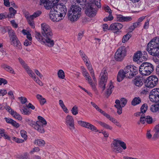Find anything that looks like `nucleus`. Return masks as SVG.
Returning <instances> with one entry per match:
<instances>
[{
  "label": "nucleus",
  "mask_w": 159,
  "mask_h": 159,
  "mask_svg": "<svg viewBox=\"0 0 159 159\" xmlns=\"http://www.w3.org/2000/svg\"><path fill=\"white\" fill-rule=\"evenodd\" d=\"M42 33L35 32V37L38 41L41 43L48 46L49 47L53 46L54 44L53 41L50 37L52 34L51 29L50 26L45 23H43L41 25Z\"/></svg>",
  "instance_id": "f257e3e1"
},
{
  "label": "nucleus",
  "mask_w": 159,
  "mask_h": 159,
  "mask_svg": "<svg viewBox=\"0 0 159 159\" xmlns=\"http://www.w3.org/2000/svg\"><path fill=\"white\" fill-rule=\"evenodd\" d=\"M101 7L100 0H91L88 2L85 9V13L90 17H94L96 15L98 9Z\"/></svg>",
  "instance_id": "f03ea898"
},
{
  "label": "nucleus",
  "mask_w": 159,
  "mask_h": 159,
  "mask_svg": "<svg viewBox=\"0 0 159 159\" xmlns=\"http://www.w3.org/2000/svg\"><path fill=\"white\" fill-rule=\"evenodd\" d=\"M81 11V8L80 6L73 5L68 12L69 19L72 22L77 21L80 16Z\"/></svg>",
  "instance_id": "7ed1b4c3"
},
{
  "label": "nucleus",
  "mask_w": 159,
  "mask_h": 159,
  "mask_svg": "<svg viewBox=\"0 0 159 159\" xmlns=\"http://www.w3.org/2000/svg\"><path fill=\"white\" fill-rule=\"evenodd\" d=\"M18 60L19 62L20 63L29 75L31 77L37 84L40 86H42L43 85L42 82L40 80L38 77L36 76L35 74L34 73L33 71L25 62L20 58H18Z\"/></svg>",
  "instance_id": "20e7f679"
},
{
  "label": "nucleus",
  "mask_w": 159,
  "mask_h": 159,
  "mask_svg": "<svg viewBox=\"0 0 159 159\" xmlns=\"http://www.w3.org/2000/svg\"><path fill=\"white\" fill-rule=\"evenodd\" d=\"M154 70V67L152 64L147 62L142 63L139 67V72L143 76L150 75Z\"/></svg>",
  "instance_id": "39448f33"
},
{
  "label": "nucleus",
  "mask_w": 159,
  "mask_h": 159,
  "mask_svg": "<svg viewBox=\"0 0 159 159\" xmlns=\"http://www.w3.org/2000/svg\"><path fill=\"white\" fill-rule=\"evenodd\" d=\"M111 147L113 151L116 153L122 152V150L121 147L123 150H125L127 148L126 143L118 139H114Z\"/></svg>",
  "instance_id": "423d86ee"
},
{
  "label": "nucleus",
  "mask_w": 159,
  "mask_h": 159,
  "mask_svg": "<svg viewBox=\"0 0 159 159\" xmlns=\"http://www.w3.org/2000/svg\"><path fill=\"white\" fill-rule=\"evenodd\" d=\"M158 79L155 75H151L147 78L145 82V86L148 88H152L155 86L158 83Z\"/></svg>",
  "instance_id": "0eeeda50"
},
{
  "label": "nucleus",
  "mask_w": 159,
  "mask_h": 159,
  "mask_svg": "<svg viewBox=\"0 0 159 159\" xmlns=\"http://www.w3.org/2000/svg\"><path fill=\"white\" fill-rule=\"evenodd\" d=\"M126 51L124 46L120 47L116 52L115 55V58L118 61H121L126 55Z\"/></svg>",
  "instance_id": "6e6552de"
},
{
  "label": "nucleus",
  "mask_w": 159,
  "mask_h": 159,
  "mask_svg": "<svg viewBox=\"0 0 159 159\" xmlns=\"http://www.w3.org/2000/svg\"><path fill=\"white\" fill-rule=\"evenodd\" d=\"M127 102L126 99L124 98H122L119 100L118 99L116 100L115 103L116 104L114 107L117 109V112L119 115L121 114L122 113V107H124Z\"/></svg>",
  "instance_id": "1a4fd4ad"
},
{
  "label": "nucleus",
  "mask_w": 159,
  "mask_h": 159,
  "mask_svg": "<svg viewBox=\"0 0 159 159\" xmlns=\"http://www.w3.org/2000/svg\"><path fill=\"white\" fill-rule=\"evenodd\" d=\"M50 13V18L54 22H58L62 20L64 17L57 12L53 8H51Z\"/></svg>",
  "instance_id": "9d476101"
},
{
  "label": "nucleus",
  "mask_w": 159,
  "mask_h": 159,
  "mask_svg": "<svg viewBox=\"0 0 159 159\" xmlns=\"http://www.w3.org/2000/svg\"><path fill=\"white\" fill-rule=\"evenodd\" d=\"M149 97L150 101L152 102H159V88L152 89L150 93Z\"/></svg>",
  "instance_id": "9b49d317"
},
{
  "label": "nucleus",
  "mask_w": 159,
  "mask_h": 159,
  "mask_svg": "<svg viewBox=\"0 0 159 159\" xmlns=\"http://www.w3.org/2000/svg\"><path fill=\"white\" fill-rule=\"evenodd\" d=\"M11 44L17 48L21 49L22 48L21 43L17 38L13 30H11Z\"/></svg>",
  "instance_id": "f8f14e48"
},
{
  "label": "nucleus",
  "mask_w": 159,
  "mask_h": 159,
  "mask_svg": "<svg viewBox=\"0 0 159 159\" xmlns=\"http://www.w3.org/2000/svg\"><path fill=\"white\" fill-rule=\"evenodd\" d=\"M60 0H40V5H43L45 8L49 10L55 6L54 4Z\"/></svg>",
  "instance_id": "ddd939ff"
},
{
  "label": "nucleus",
  "mask_w": 159,
  "mask_h": 159,
  "mask_svg": "<svg viewBox=\"0 0 159 159\" xmlns=\"http://www.w3.org/2000/svg\"><path fill=\"white\" fill-rule=\"evenodd\" d=\"M143 52L144 54L143 55L141 51H137L134 56V61L136 62L139 61L141 62L146 61L148 57L147 53L145 52Z\"/></svg>",
  "instance_id": "4468645a"
},
{
  "label": "nucleus",
  "mask_w": 159,
  "mask_h": 159,
  "mask_svg": "<svg viewBox=\"0 0 159 159\" xmlns=\"http://www.w3.org/2000/svg\"><path fill=\"white\" fill-rule=\"evenodd\" d=\"M52 8H53L54 10H55L64 17L65 16L67 10L66 6L63 4H58Z\"/></svg>",
  "instance_id": "2eb2a0df"
},
{
  "label": "nucleus",
  "mask_w": 159,
  "mask_h": 159,
  "mask_svg": "<svg viewBox=\"0 0 159 159\" xmlns=\"http://www.w3.org/2000/svg\"><path fill=\"white\" fill-rule=\"evenodd\" d=\"M81 68L82 75L85 77L86 80L88 81L89 83L92 87L93 89L95 90V85L93 83L91 78L86 69L84 66H81Z\"/></svg>",
  "instance_id": "dca6fc26"
},
{
  "label": "nucleus",
  "mask_w": 159,
  "mask_h": 159,
  "mask_svg": "<svg viewBox=\"0 0 159 159\" xmlns=\"http://www.w3.org/2000/svg\"><path fill=\"white\" fill-rule=\"evenodd\" d=\"M38 119V120L37 121V122L39 126V133H43L45 132L43 127L46 125L47 121L44 118L40 116H39Z\"/></svg>",
  "instance_id": "f3484780"
},
{
  "label": "nucleus",
  "mask_w": 159,
  "mask_h": 159,
  "mask_svg": "<svg viewBox=\"0 0 159 159\" xmlns=\"http://www.w3.org/2000/svg\"><path fill=\"white\" fill-rule=\"evenodd\" d=\"M147 50L150 55L159 57V46H148Z\"/></svg>",
  "instance_id": "a211bd4d"
},
{
  "label": "nucleus",
  "mask_w": 159,
  "mask_h": 159,
  "mask_svg": "<svg viewBox=\"0 0 159 159\" xmlns=\"http://www.w3.org/2000/svg\"><path fill=\"white\" fill-rule=\"evenodd\" d=\"M101 77L100 84L103 85L102 88L104 90L105 88V83L107 82V73L106 68H104L102 70L100 75Z\"/></svg>",
  "instance_id": "6ab92c4d"
},
{
  "label": "nucleus",
  "mask_w": 159,
  "mask_h": 159,
  "mask_svg": "<svg viewBox=\"0 0 159 159\" xmlns=\"http://www.w3.org/2000/svg\"><path fill=\"white\" fill-rule=\"evenodd\" d=\"M78 123L82 126L89 129L92 131L95 132L98 131V130L96 127L89 123L81 120H79L78 121Z\"/></svg>",
  "instance_id": "aec40b11"
},
{
  "label": "nucleus",
  "mask_w": 159,
  "mask_h": 159,
  "mask_svg": "<svg viewBox=\"0 0 159 159\" xmlns=\"http://www.w3.org/2000/svg\"><path fill=\"white\" fill-rule=\"evenodd\" d=\"M123 27V25L118 22L112 23L110 26V30L114 31L115 33L121 32L120 30Z\"/></svg>",
  "instance_id": "412c9836"
},
{
  "label": "nucleus",
  "mask_w": 159,
  "mask_h": 159,
  "mask_svg": "<svg viewBox=\"0 0 159 159\" xmlns=\"http://www.w3.org/2000/svg\"><path fill=\"white\" fill-rule=\"evenodd\" d=\"M65 123L70 130H73L74 129V120L72 116L70 115L67 116L65 119Z\"/></svg>",
  "instance_id": "4be33fe9"
},
{
  "label": "nucleus",
  "mask_w": 159,
  "mask_h": 159,
  "mask_svg": "<svg viewBox=\"0 0 159 159\" xmlns=\"http://www.w3.org/2000/svg\"><path fill=\"white\" fill-rule=\"evenodd\" d=\"M84 62L85 63L86 65L87 66L88 69L89 70L93 80L95 82L96 81V79L95 76L94 71L93 69L89 60L88 61Z\"/></svg>",
  "instance_id": "5701e85b"
},
{
  "label": "nucleus",
  "mask_w": 159,
  "mask_h": 159,
  "mask_svg": "<svg viewBox=\"0 0 159 159\" xmlns=\"http://www.w3.org/2000/svg\"><path fill=\"white\" fill-rule=\"evenodd\" d=\"M116 18L117 20L121 22H129L132 19L131 16H125L120 15H117Z\"/></svg>",
  "instance_id": "b1692460"
},
{
  "label": "nucleus",
  "mask_w": 159,
  "mask_h": 159,
  "mask_svg": "<svg viewBox=\"0 0 159 159\" xmlns=\"http://www.w3.org/2000/svg\"><path fill=\"white\" fill-rule=\"evenodd\" d=\"M139 68L134 66L131 65L129 75V78H132L135 75H136L138 73Z\"/></svg>",
  "instance_id": "393cba45"
},
{
  "label": "nucleus",
  "mask_w": 159,
  "mask_h": 159,
  "mask_svg": "<svg viewBox=\"0 0 159 159\" xmlns=\"http://www.w3.org/2000/svg\"><path fill=\"white\" fill-rule=\"evenodd\" d=\"M17 8V6L15 5L13 2H11V18H14L16 13V9Z\"/></svg>",
  "instance_id": "a878e982"
},
{
  "label": "nucleus",
  "mask_w": 159,
  "mask_h": 159,
  "mask_svg": "<svg viewBox=\"0 0 159 159\" xmlns=\"http://www.w3.org/2000/svg\"><path fill=\"white\" fill-rule=\"evenodd\" d=\"M125 77H127L126 74L123 70H120L118 72L117 76V80L120 82L122 81Z\"/></svg>",
  "instance_id": "bb28decb"
},
{
  "label": "nucleus",
  "mask_w": 159,
  "mask_h": 159,
  "mask_svg": "<svg viewBox=\"0 0 159 159\" xmlns=\"http://www.w3.org/2000/svg\"><path fill=\"white\" fill-rule=\"evenodd\" d=\"M112 123L116 125L117 126L119 127H121V125L116 119L111 116L108 114H107L105 116Z\"/></svg>",
  "instance_id": "cd10ccee"
},
{
  "label": "nucleus",
  "mask_w": 159,
  "mask_h": 159,
  "mask_svg": "<svg viewBox=\"0 0 159 159\" xmlns=\"http://www.w3.org/2000/svg\"><path fill=\"white\" fill-rule=\"evenodd\" d=\"M96 122L102 127L107 129L111 130L113 129V127L111 126L104 122L100 121H96Z\"/></svg>",
  "instance_id": "c85d7f7f"
},
{
  "label": "nucleus",
  "mask_w": 159,
  "mask_h": 159,
  "mask_svg": "<svg viewBox=\"0 0 159 159\" xmlns=\"http://www.w3.org/2000/svg\"><path fill=\"white\" fill-rule=\"evenodd\" d=\"M11 115L15 119L18 120H19L21 121L22 119V118L20 115L17 113L16 111L11 109Z\"/></svg>",
  "instance_id": "c756f323"
},
{
  "label": "nucleus",
  "mask_w": 159,
  "mask_h": 159,
  "mask_svg": "<svg viewBox=\"0 0 159 159\" xmlns=\"http://www.w3.org/2000/svg\"><path fill=\"white\" fill-rule=\"evenodd\" d=\"M159 46V37L154 38L148 44V46Z\"/></svg>",
  "instance_id": "7c9ffc66"
},
{
  "label": "nucleus",
  "mask_w": 159,
  "mask_h": 159,
  "mask_svg": "<svg viewBox=\"0 0 159 159\" xmlns=\"http://www.w3.org/2000/svg\"><path fill=\"white\" fill-rule=\"evenodd\" d=\"M107 89L106 92V94L107 97H109L112 93L113 90L114 86L112 82L110 83L107 87Z\"/></svg>",
  "instance_id": "2f4dec72"
},
{
  "label": "nucleus",
  "mask_w": 159,
  "mask_h": 159,
  "mask_svg": "<svg viewBox=\"0 0 159 159\" xmlns=\"http://www.w3.org/2000/svg\"><path fill=\"white\" fill-rule=\"evenodd\" d=\"M36 98L41 105H44L47 102L46 99L40 94H37L36 95Z\"/></svg>",
  "instance_id": "473e14b6"
},
{
  "label": "nucleus",
  "mask_w": 159,
  "mask_h": 159,
  "mask_svg": "<svg viewBox=\"0 0 159 159\" xmlns=\"http://www.w3.org/2000/svg\"><path fill=\"white\" fill-rule=\"evenodd\" d=\"M87 0H73V2L75 5L76 4H78L81 7L84 8L85 7V5L86 3Z\"/></svg>",
  "instance_id": "72a5a7b5"
},
{
  "label": "nucleus",
  "mask_w": 159,
  "mask_h": 159,
  "mask_svg": "<svg viewBox=\"0 0 159 159\" xmlns=\"http://www.w3.org/2000/svg\"><path fill=\"white\" fill-rule=\"evenodd\" d=\"M150 110L153 112H159V103L153 104L150 107Z\"/></svg>",
  "instance_id": "f704fd0d"
},
{
  "label": "nucleus",
  "mask_w": 159,
  "mask_h": 159,
  "mask_svg": "<svg viewBox=\"0 0 159 159\" xmlns=\"http://www.w3.org/2000/svg\"><path fill=\"white\" fill-rule=\"evenodd\" d=\"M20 111L22 114L27 115H29L31 112V111L27 109L25 106H23L22 108H20Z\"/></svg>",
  "instance_id": "c9c22d12"
},
{
  "label": "nucleus",
  "mask_w": 159,
  "mask_h": 159,
  "mask_svg": "<svg viewBox=\"0 0 159 159\" xmlns=\"http://www.w3.org/2000/svg\"><path fill=\"white\" fill-rule=\"evenodd\" d=\"M134 84L137 86H141L143 84V80L140 78H136L134 80Z\"/></svg>",
  "instance_id": "e433bc0d"
},
{
  "label": "nucleus",
  "mask_w": 159,
  "mask_h": 159,
  "mask_svg": "<svg viewBox=\"0 0 159 159\" xmlns=\"http://www.w3.org/2000/svg\"><path fill=\"white\" fill-rule=\"evenodd\" d=\"M91 104L93 106V107H94L99 112L101 113L104 115V116L106 115L107 114L105 111H103L101 109H100L98 106L95 103H94L93 102H91Z\"/></svg>",
  "instance_id": "4c0bfd02"
},
{
  "label": "nucleus",
  "mask_w": 159,
  "mask_h": 159,
  "mask_svg": "<svg viewBox=\"0 0 159 159\" xmlns=\"http://www.w3.org/2000/svg\"><path fill=\"white\" fill-rule=\"evenodd\" d=\"M59 104L64 112L66 113L69 112L68 110L65 106L63 101L62 100H60L59 101Z\"/></svg>",
  "instance_id": "58836bf2"
},
{
  "label": "nucleus",
  "mask_w": 159,
  "mask_h": 159,
  "mask_svg": "<svg viewBox=\"0 0 159 159\" xmlns=\"http://www.w3.org/2000/svg\"><path fill=\"white\" fill-rule=\"evenodd\" d=\"M79 54L82 59L84 62L88 61V60H89L88 57L86 56V55L83 51L80 50L79 52Z\"/></svg>",
  "instance_id": "ea45409f"
},
{
  "label": "nucleus",
  "mask_w": 159,
  "mask_h": 159,
  "mask_svg": "<svg viewBox=\"0 0 159 159\" xmlns=\"http://www.w3.org/2000/svg\"><path fill=\"white\" fill-rule=\"evenodd\" d=\"M29 125L34 128V129L39 132V130L38 127L39 126L38 125L37 121L35 122L32 121L30 120L29 123Z\"/></svg>",
  "instance_id": "a19ab883"
},
{
  "label": "nucleus",
  "mask_w": 159,
  "mask_h": 159,
  "mask_svg": "<svg viewBox=\"0 0 159 159\" xmlns=\"http://www.w3.org/2000/svg\"><path fill=\"white\" fill-rule=\"evenodd\" d=\"M25 17L28 20L29 24L31 26V28L33 29L34 28H35V25L33 21V19L32 18L29 19V18H30V17L29 16V15H25Z\"/></svg>",
  "instance_id": "79ce46f5"
},
{
  "label": "nucleus",
  "mask_w": 159,
  "mask_h": 159,
  "mask_svg": "<svg viewBox=\"0 0 159 159\" xmlns=\"http://www.w3.org/2000/svg\"><path fill=\"white\" fill-rule=\"evenodd\" d=\"M141 102V100L139 97H135L134 98L131 102V104L135 106L139 104Z\"/></svg>",
  "instance_id": "37998d69"
},
{
  "label": "nucleus",
  "mask_w": 159,
  "mask_h": 159,
  "mask_svg": "<svg viewBox=\"0 0 159 159\" xmlns=\"http://www.w3.org/2000/svg\"><path fill=\"white\" fill-rule=\"evenodd\" d=\"M0 134L2 136L4 137L5 139L10 140V137L7 135L4 129H0Z\"/></svg>",
  "instance_id": "c03bdc74"
},
{
  "label": "nucleus",
  "mask_w": 159,
  "mask_h": 159,
  "mask_svg": "<svg viewBox=\"0 0 159 159\" xmlns=\"http://www.w3.org/2000/svg\"><path fill=\"white\" fill-rule=\"evenodd\" d=\"M131 65H128L126 66L123 70L126 74L127 77L129 78V74L130 72Z\"/></svg>",
  "instance_id": "a18cd8bd"
},
{
  "label": "nucleus",
  "mask_w": 159,
  "mask_h": 159,
  "mask_svg": "<svg viewBox=\"0 0 159 159\" xmlns=\"http://www.w3.org/2000/svg\"><path fill=\"white\" fill-rule=\"evenodd\" d=\"M71 111L73 115L75 116L77 115L78 113V107L76 105H74L72 108Z\"/></svg>",
  "instance_id": "49530a36"
},
{
  "label": "nucleus",
  "mask_w": 159,
  "mask_h": 159,
  "mask_svg": "<svg viewBox=\"0 0 159 159\" xmlns=\"http://www.w3.org/2000/svg\"><path fill=\"white\" fill-rule=\"evenodd\" d=\"M41 13V11H38L35 12H34L32 15H29V16L30 17L29 19L32 18L34 19V18L39 16Z\"/></svg>",
  "instance_id": "de8ad7c7"
},
{
  "label": "nucleus",
  "mask_w": 159,
  "mask_h": 159,
  "mask_svg": "<svg viewBox=\"0 0 159 159\" xmlns=\"http://www.w3.org/2000/svg\"><path fill=\"white\" fill-rule=\"evenodd\" d=\"M58 77L60 79H63L65 78V73L62 70H60L57 73Z\"/></svg>",
  "instance_id": "09e8293b"
},
{
  "label": "nucleus",
  "mask_w": 159,
  "mask_h": 159,
  "mask_svg": "<svg viewBox=\"0 0 159 159\" xmlns=\"http://www.w3.org/2000/svg\"><path fill=\"white\" fill-rule=\"evenodd\" d=\"M34 143L39 146H43L44 145L45 143L43 140L38 139L35 140Z\"/></svg>",
  "instance_id": "8fccbe9b"
},
{
  "label": "nucleus",
  "mask_w": 159,
  "mask_h": 159,
  "mask_svg": "<svg viewBox=\"0 0 159 159\" xmlns=\"http://www.w3.org/2000/svg\"><path fill=\"white\" fill-rule=\"evenodd\" d=\"M114 19V17L111 14H109L108 16L105 17L103 19V20L105 22H107L110 21Z\"/></svg>",
  "instance_id": "3c124183"
},
{
  "label": "nucleus",
  "mask_w": 159,
  "mask_h": 159,
  "mask_svg": "<svg viewBox=\"0 0 159 159\" xmlns=\"http://www.w3.org/2000/svg\"><path fill=\"white\" fill-rule=\"evenodd\" d=\"M11 124L16 128H18L20 126L18 123L11 119Z\"/></svg>",
  "instance_id": "603ef678"
},
{
  "label": "nucleus",
  "mask_w": 159,
  "mask_h": 159,
  "mask_svg": "<svg viewBox=\"0 0 159 159\" xmlns=\"http://www.w3.org/2000/svg\"><path fill=\"white\" fill-rule=\"evenodd\" d=\"M9 17V14L7 12H5L0 14V20H2L7 17Z\"/></svg>",
  "instance_id": "864d4df0"
},
{
  "label": "nucleus",
  "mask_w": 159,
  "mask_h": 159,
  "mask_svg": "<svg viewBox=\"0 0 159 159\" xmlns=\"http://www.w3.org/2000/svg\"><path fill=\"white\" fill-rule=\"evenodd\" d=\"M147 109V105L144 104L142 105L141 108V112L143 113H145Z\"/></svg>",
  "instance_id": "5fc2aeb1"
},
{
  "label": "nucleus",
  "mask_w": 159,
  "mask_h": 159,
  "mask_svg": "<svg viewBox=\"0 0 159 159\" xmlns=\"http://www.w3.org/2000/svg\"><path fill=\"white\" fill-rule=\"evenodd\" d=\"M18 99L22 104H25L27 101V98L24 97H19Z\"/></svg>",
  "instance_id": "6e6d98bb"
},
{
  "label": "nucleus",
  "mask_w": 159,
  "mask_h": 159,
  "mask_svg": "<svg viewBox=\"0 0 159 159\" xmlns=\"http://www.w3.org/2000/svg\"><path fill=\"white\" fill-rule=\"evenodd\" d=\"M130 37V35L129 34H128L124 36L122 39V42L125 43L127 41Z\"/></svg>",
  "instance_id": "4d7b16f0"
},
{
  "label": "nucleus",
  "mask_w": 159,
  "mask_h": 159,
  "mask_svg": "<svg viewBox=\"0 0 159 159\" xmlns=\"http://www.w3.org/2000/svg\"><path fill=\"white\" fill-rule=\"evenodd\" d=\"M140 123L142 124H144L146 122V116L145 117L144 115H142L140 119Z\"/></svg>",
  "instance_id": "13d9d810"
},
{
  "label": "nucleus",
  "mask_w": 159,
  "mask_h": 159,
  "mask_svg": "<svg viewBox=\"0 0 159 159\" xmlns=\"http://www.w3.org/2000/svg\"><path fill=\"white\" fill-rule=\"evenodd\" d=\"M20 135L21 137L25 139H26L27 138V136L26 135V132L24 130H22L20 131Z\"/></svg>",
  "instance_id": "bf43d9fd"
},
{
  "label": "nucleus",
  "mask_w": 159,
  "mask_h": 159,
  "mask_svg": "<svg viewBox=\"0 0 159 159\" xmlns=\"http://www.w3.org/2000/svg\"><path fill=\"white\" fill-rule=\"evenodd\" d=\"M102 27L103 31H107V30H110V26L109 27L108 25L107 24L103 25Z\"/></svg>",
  "instance_id": "052dcab7"
},
{
  "label": "nucleus",
  "mask_w": 159,
  "mask_h": 159,
  "mask_svg": "<svg viewBox=\"0 0 159 159\" xmlns=\"http://www.w3.org/2000/svg\"><path fill=\"white\" fill-rule=\"evenodd\" d=\"M146 123L148 124H151L152 122V119L150 116H146Z\"/></svg>",
  "instance_id": "680f3d73"
},
{
  "label": "nucleus",
  "mask_w": 159,
  "mask_h": 159,
  "mask_svg": "<svg viewBox=\"0 0 159 159\" xmlns=\"http://www.w3.org/2000/svg\"><path fill=\"white\" fill-rule=\"evenodd\" d=\"M12 139L18 143H22L24 142V140L18 139L15 137H13Z\"/></svg>",
  "instance_id": "e2e57ef3"
},
{
  "label": "nucleus",
  "mask_w": 159,
  "mask_h": 159,
  "mask_svg": "<svg viewBox=\"0 0 159 159\" xmlns=\"http://www.w3.org/2000/svg\"><path fill=\"white\" fill-rule=\"evenodd\" d=\"M31 43V41H30L28 39H25L24 43V44L25 46L30 45Z\"/></svg>",
  "instance_id": "0e129e2a"
},
{
  "label": "nucleus",
  "mask_w": 159,
  "mask_h": 159,
  "mask_svg": "<svg viewBox=\"0 0 159 159\" xmlns=\"http://www.w3.org/2000/svg\"><path fill=\"white\" fill-rule=\"evenodd\" d=\"M104 10L106 12H108L109 14H111L112 13L111 10L108 6H106L104 7Z\"/></svg>",
  "instance_id": "69168bd1"
},
{
  "label": "nucleus",
  "mask_w": 159,
  "mask_h": 159,
  "mask_svg": "<svg viewBox=\"0 0 159 159\" xmlns=\"http://www.w3.org/2000/svg\"><path fill=\"white\" fill-rule=\"evenodd\" d=\"M11 24L12 26L14 28H17L18 27V24L14 20L11 21Z\"/></svg>",
  "instance_id": "338daca9"
},
{
  "label": "nucleus",
  "mask_w": 159,
  "mask_h": 159,
  "mask_svg": "<svg viewBox=\"0 0 159 159\" xmlns=\"http://www.w3.org/2000/svg\"><path fill=\"white\" fill-rule=\"evenodd\" d=\"M149 20L148 19L145 22L143 26V28L144 29H147L148 28L149 26Z\"/></svg>",
  "instance_id": "774afa93"
}]
</instances>
